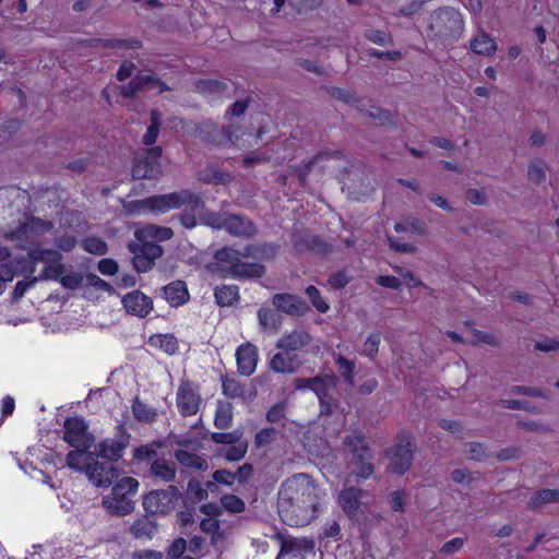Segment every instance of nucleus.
Here are the masks:
<instances>
[{
    "label": "nucleus",
    "mask_w": 559,
    "mask_h": 559,
    "mask_svg": "<svg viewBox=\"0 0 559 559\" xmlns=\"http://www.w3.org/2000/svg\"><path fill=\"white\" fill-rule=\"evenodd\" d=\"M278 514L292 527H302L318 516L319 497L311 477L305 473L287 478L278 492Z\"/></svg>",
    "instance_id": "1"
},
{
    "label": "nucleus",
    "mask_w": 559,
    "mask_h": 559,
    "mask_svg": "<svg viewBox=\"0 0 559 559\" xmlns=\"http://www.w3.org/2000/svg\"><path fill=\"white\" fill-rule=\"evenodd\" d=\"M261 247H245V251L235 247H221L214 253V262L207 269L221 278L251 280L265 274V266L258 262H249L248 258Z\"/></svg>",
    "instance_id": "2"
},
{
    "label": "nucleus",
    "mask_w": 559,
    "mask_h": 559,
    "mask_svg": "<svg viewBox=\"0 0 559 559\" xmlns=\"http://www.w3.org/2000/svg\"><path fill=\"white\" fill-rule=\"evenodd\" d=\"M428 29L433 38L454 43L464 32V20L459 10L449 5L441 7L431 12Z\"/></svg>",
    "instance_id": "3"
},
{
    "label": "nucleus",
    "mask_w": 559,
    "mask_h": 559,
    "mask_svg": "<svg viewBox=\"0 0 559 559\" xmlns=\"http://www.w3.org/2000/svg\"><path fill=\"white\" fill-rule=\"evenodd\" d=\"M416 443L412 432L402 430L394 438V443L384 450L389 461L388 469L395 475L406 474L414 461Z\"/></svg>",
    "instance_id": "4"
},
{
    "label": "nucleus",
    "mask_w": 559,
    "mask_h": 559,
    "mask_svg": "<svg viewBox=\"0 0 559 559\" xmlns=\"http://www.w3.org/2000/svg\"><path fill=\"white\" fill-rule=\"evenodd\" d=\"M14 223V226L1 229L2 237L7 241L28 240L53 230V224L50 221L34 217L20 211Z\"/></svg>",
    "instance_id": "5"
},
{
    "label": "nucleus",
    "mask_w": 559,
    "mask_h": 559,
    "mask_svg": "<svg viewBox=\"0 0 559 559\" xmlns=\"http://www.w3.org/2000/svg\"><path fill=\"white\" fill-rule=\"evenodd\" d=\"M29 249L26 252L13 254L9 247H0V280L11 282L16 276L28 277L34 274V261L32 260V247H19Z\"/></svg>",
    "instance_id": "6"
},
{
    "label": "nucleus",
    "mask_w": 559,
    "mask_h": 559,
    "mask_svg": "<svg viewBox=\"0 0 559 559\" xmlns=\"http://www.w3.org/2000/svg\"><path fill=\"white\" fill-rule=\"evenodd\" d=\"M147 202L150 212L154 214H164L170 210L180 209L182 206L195 211L203 205L202 199L189 189L148 197Z\"/></svg>",
    "instance_id": "7"
},
{
    "label": "nucleus",
    "mask_w": 559,
    "mask_h": 559,
    "mask_svg": "<svg viewBox=\"0 0 559 559\" xmlns=\"http://www.w3.org/2000/svg\"><path fill=\"white\" fill-rule=\"evenodd\" d=\"M344 445L353 454V462L356 467V476L368 479L374 473L372 464V452L366 437L361 433H350L344 438Z\"/></svg>",
    "instance_id": "8"
},
{
    "label": "nucleus",
    "mask_w": 559,
    "mask_h": 559,
    "mask_svg": "<svg viewBox=\"0 0 559 559\" xmlns=\"http://www.w3.org/2000/svg\"><path fill=\"white\" fill-rule=\"evenodd\" d=\"M181 500L179 488L169 485L165 489H154L144 495L142 504L146 513L165 516L173 513Z\"/></svg>",
    "instance_id": "9"
},
{
    "label": "nucleus",
    "mask_w": 559,
    "mask_h": 559,
    "mask_svg": "<svg viewBox=\"0 0 559 559\" xmlns=\"http://www.w3.org/2000/svg\"><path fill=\"white\" fill-rule=\"evenodd\" d=\"M58 249L32 247V260L34 267L38 262L44 263V267L39 274L38 281H56L66 271L63 264V255L61 251L68 252L73 247H57Z\"/></svg>",
    "instance_id": "10"
},
{
    "label": "nucleus",
    "mask_w": 559,
    "mask_h": 559,
    "mask_svg": "<svg viewBox=\"0 0 559 559\" xmlns=\"http://www.w3.org/2000/svg\"><path fill=\"white\" fill-rule=\"evenodd\" d=\"M131 442V433L124 424H118L115 427V436L105 438L95 444L94 455L102 457L110 463L120 461Z\"/></svg>",
    "instance_id": "11"
},
{
    "label": "nucleus",
    "mask_w": 559,
    "mask_h": 559,
    "mask_svg": "<svg viewBox=\"0 0 559 559\" xmlns=\"http://www.w3.org/2000/svg\"><path fill=\"white\" fill-rule=\"evenodd\" d=\"M63 440L74 449H91L95 437L88 431V425L83 417L70 416L63 423Z\"/></svg>",
    "instance_id": "12"
},
{
    "label": "nucleus",
    "mask_w": 559,
    "mask_h": 559,
    "mask_svg": "<svg viewBox=\"0 0 559 559\" xmlns=\"http://www.w3.org/2000/svg\"><path fill=\"white\" fill-rule=\"evenodd\" d=\"M202 404L200 388L194 382L181 380L176 394V405L182 417L194 416L199 413Z\"/></svg>",
    "instance_id": "13"
},
{
    "label": "nucleus",
    "mask_w": 559,
    "mask_h": 559,
    "mask_svg": "<svg viewBox=\"0 0 559 559\" xmlns=\"http://www.w3.org/2000/svg\"><path fill=\"white\" fill-rule=\"evenodd\" d=\"M160 156V146L147 148L145 156L135 159L132 167V177L134 179H157L162 175Z\"/></svg>",
    "instance_id": "14"
},
{
    "label": "nucleus",
    "mask_w": 559,
    "mask_h": 559,
    "mask_svg": "<svg viewBox=\"0 0 559 559\" xmlns=\"http://www.w3.org/2000/svg\"><path fill=\"white\" fill-rule=\"evenodd\" d=\"M88 479L97 487H109L115 479H118L119 469L110 462H98L93 460L85 468Z\"/></svg>",
    "instance_id": "15"
},
{
    "label": "nucleus",
    "mask_w": 559,
    "mask_h": 559,
    "mask_svg": "<svg viewBox=\"0 0 559 559\" xmlns=\"http://www.w3.org/2000/svg\"><path fill=\"white\" fill-rule=\"evenodd\" d=\"M235 357L237 371L240 376L250 377L255 372L259 361L257 345L251 342L241 343L236 349Z\"/></svg>",
    "instance_id": "16"
},
{
    "label": "nucleus",
    "mask_w": 559,
    "mask_h": 559,
    "mask_svg": "<svg viewBox=\"0 0 559 559\" xmlns=\"http://www.w3.org/2000/svg\"><path fill=\"white\" fill-rule=\"evenodd\" d=\"M133 235L140 245H157L158 242L169 240L174 231L169 227L155 224H138L135 225Z\"/></svg>",
    "instance_id": "17"
},
{
    "label": "nucleus",
    "mask_w": 559,
    "mask_h": 559,
    "mask_svg": "<svg viewBox=\"0 0 559 559\" xmlns=\"http://www.w3.org/2000/svg\"><path fill=\"white\" fill-rule=\"evenodd\" d=\"M132 265L138 273H145L155 265L156 259L164 253V247H129Z\"/></svg>",
    "instance_id": "18"
},
{
    "label": "nucleus",
    "mask_w": 559,
    "mask_h": 559,
    "mask_svg": "<svg viewBox=\"0 0 559 559\" xmlns=\"http://www.w3.org/2000/svg\"><path fill=\"white\" fill-rule=\"evenodd\" d=\"M130 535L142 542L152 540L158 533V523L151 513H144L134 519L129 526Z\"/></svg>",
    "instance_id": "19"
},
{
    "label": "nucleus",
    "mask_w": 559,
    "mask_h": 559,
    "mask_svg": "<svg viewBox=\"0 0 559 559\" xmlns=\"http://www.w3.org/2000/svg\"><path fill=\"white\" fill-rule=\"evenodd\" d=\"M122 305L127 312L139 318L147 317L153 309V300L140 290L126 294L122 298Z\"/></svg>",
    "instance_id": "20"
},
{
    "label": "nucleus",
    "mask_w": 559,
    "mask_h": 559,
    "mask_svg": "<svg viewBox=\"0 0 559 559\" xmlns=\"http://www.w3.org/2000/svg\"><path fill=\"white\" fill-rule=\"evenodd\" d=\"M226 231L238 238L251 239L258 235L259 229L250 218L229 214Z\"/></svg>",
    "instance_id": "21"
},
{
    "label": "nucleus",
    "mask_w": 559,
    "mask_h": 559,
    "mask_svg": "<svg viewBox=\"0 0 559 559\" xmlns=\"http://www.w3.org/2000/svg\"><path fill=\"white\" fill-rule=\"evenodd\" d=\"M310 334L304 329H294L292 332L285 333L276 342V348L284 352H297L308 346L311 342Z\"/></svg>",
    "instance_id": "22"
},
{
    "label": "nucleus",
    "mask_w": 559,
    "mask_h": 559,
    "mask_svg": "<svg viewBox=\"0 0 559 559\" xmlns=\"http://www.w3.org/2000/svg\"><path fill=\"white\" fill-rule=\"evenodd\" d=\"M162 296L170 307H180L189 301L190 294L185 281L176 280L162 288Z\"/></svg>",
    "instance_id": "23"
},
{
    "label": "nucleus",
    "mask_w": 559,
    "mask_h": 559,
    "mask_svg": "<svg viewBox=\"0 0 559 559\" xmlns=\"http://www.w3.org/2000/svg\"><path fill=\"white\" fill-rule=\"evenodd\" d=\"M301 365L297 355H292L288 352L276 353L269 362L270 369L280 374L295 373Z\"/></svg>",
    "instance_id": "24"
},
{
    "label": "nucleus",
    "mask_w": 559,
    "mask_h": 559,
    "mask_svg": "<svg viewBox=\"0 0 559 559\" xmlns=\"http://www.w3.org/2000/svg\"><path fill=\"white\" fill-rule=\"evenodd\" d=\"M105 509L111 515L123 516L130 514L134 510V502L128 495H117L112 489L110 496L103 499Z\"/></svg>",
    "instance_id": "25"
},
{
    "label": "nucleus",
    "mask_w": 559,
    "mask_h": 559,
    "mask_svg": "<svg viewBox=\"0 0 559 559\" xmlns=\"http://www.w3.org/2000/svg\"><path fill=\"white\" fill-rule=\"evenodd\" d=\"M273 306L287 314H302L306 302L298 296L288 293L275 294L272 298Z\"/></svg>",
    "instance_id": "26"
},
{
    "label": "nucleus",
    "mask_w": 559,
    "mask_h": 559,
    "mask_svg": "<svg viewBox=\"0 0 559 559\" xmlns=\"http://www.w3.org/2000/svg\"><path fill=\"white\" fill-rule=\"evenodd\" d=\"M199 134L203 141L213 145L235 144L229 129L216 124L205 123L199 129Z\"/></svg>",
    "instance_id": "27"
},
{
    "label": "nucleus",
    "mask_w": 559,
    "mask_h": 559,
    "mask_svg": "<svg viewBox=\"0 0 559 559\" xmlns=\"http://www.w3.org/2000/svg\"><path fill=\"white\" fill-rule=\"evenodd\" d=\"M349 180L352 183L348 185V189L357 200L369 197L374 190L372 177L358 169L349 173Z\"/></svg>",
    "instance_id": "28"
},
{
    "label": "nucleus",
    "mask_w": 559,
    "mask_h": 559,
    "mask_svg": "<svg viewBox=\"0 0 559 559\" xmlns=\"http://www.w3.org/2000/svg\"><path fill=\"white\" fill-rule=\"evenodd\" d=\"M362 495L364 490L358 487H346L340 492L338 504L348 516L355 515L359 510Z\"/></svg>",
    "instance_id": "29"
},
{
    "label": "nucleus",
    "mask_w": 559,
    "mask_h": 559,
    "mask_svg": "<svg viewBox=\"0 0 559 559\" xmlns=\"http://www.w3.org/2000/svg\"><path fill=\"white\" fill-rule=\"evenodd\" d=\"M216 487L214 481H206L205 487L198 479H190L187 485L186 497L182 496L181 501H187L189 504L195 506L197 503L206 500L209 497V490H213Z\"/></svg>",
    "instance_id": "30"
},
{
    "label": "nucleus",
    "mask_w": 559,
    "mask_h": 559,
    "mask_svg": "<svg viewBox=\"0 0 559 559\" xmlns=\"http://www.w3.org/2000/svg\"><path fill=\"white\" fill-rule=\"evenodd\" d=\"M150 474L163 483H171L176 478V466L173 462L158 457L152 462Z\"/></svg>",
    "instance_id": "31"
},
{
    "label": "nucleus",
    "mask_w": 559,
    "mask_h": 559,
    "mask_svg": "<svg viewBox=\"0 0 559 559\" xmlns=\"http://www.w3.org/2000/svg\"><path fill=\"white\" fill-rule=\"evenodd\" d=\"M174 456L176 461L186 468L204 472L209 467V463L205 459L187 450L177 449L174 452Z\"/></svg>",
    "instance_id": "32"
},
{
    "label": "nucleus",
    "mask_w": 559,
    "mask_h": 559,
    "mask_svg": "<svg viewBox=\"0 0 559 559\" xmlns=\"http://www.w3.org/2000/svg\"><path fill=\"white\" fill-rule=\"evenodd\" d=\"M215 302L219 307H230L238 302L239 287L237 285L221 284L214 288Z\"/></svg>",
    "instance_id": "33"
},
{
    "label": "nucleus",
    "mask_w": 559,
    "mask_h": 559,
    "mask_svg": "<svg viewBox=\"0 0 559 559\" xmlns=\"http://www.w3.org/2000/svg\"><path fill=\"white\" fill-rule=\"evenodd\" d=\"M131 411L134 419L143 424H153L158 415L157 409L142 402L139 395L132 399Z\"/></svg>",
    "instance_id": "34"
},
{
    "label": "nucleus",
    "mask_w": 559,
    "mask_h": 559,
    "mask_svg": "<svg viewBox=\"0 0 559 559\" xmlns=\"http://www.w3.org/2000/svg\"><path fill=\"white\" fill-rule=\"evenodd\" d=\"M148 344L158 348L167 355H175L179 352L178 338L170 333H156L150 336Z\"/></svg>",
    "instance_id": "35"
},
{
    "label": "nucleus",
    "mask_w": 559,
    "mask_h": 559,
    "mask_svg": "<svg viewBox=\"0 0 559 559\" xmlns=\"http://www.w3.org/2000/svg\"><path fill=\"white\" fill-rule=\"evenodd\" d=\"M90 449H74L67 454V465L80 472H85L86 466L94 460V453Z\"/></svg>",
    "instance_id": "36"
},
{
    "label": "nucleus",
    "mask_w": 559,
    "mask_h": 559,
    "mask_svg": "<svg viewBox=\"0 0 559 559\" xmlns=\"http://www.w3.org/2000/svg\"><path fill=\"white\" fill-rule=\"evenodd\" d=\"M341 157L342 153L338 151L320 152L316 156H313L307 164H305L301 168H299L297 175L299 179L304 181L313 167L320 166L321 168H324V160Z\"/></svg>",
    "instance_id": "37"
},
{
    "label": "nucleus",
    "mask_w": 559,
    "mask_h": 559,
    "mask_svg": "<svg viewBox=\"0 0 559 559\" xmlns=\"http://www.w3.org/2000/svg\"><path fill=\"white\" fill-rule=\"evenodd\" d=\"M552 502H559V489H539L531 496L527 501V509L536 510L543 504Z\"/></svg>",
    "instance_id": "38"
},
{
    "label": "nucleus",
    "mask_w": 559,
    "mask_h": 559,
    "mask_svg": "<svg viewBox=\"0 0 559 559\" xmlns=\"http://www.w3.org/2000/svg\"><path fill=\"white\" fill-rule=\"evenodd\" d=\"M472 50L477 55L491 56L497 50V44L486 33H481L471 43Z\"/></svg>",
    "instance_id": "39"
},
{
    "label": "nucleus",
    "mask_w": 559,
    "mask_h": 559,
    "mask_svg": "<svg viewBox=\"0 0 559 559\" xmlns=\"http://www.w3.org/2000/svg\"><path fill=\"white\" fill-rule=\"evenodd\" d=\"M295 386L298 390H310L318 396L323 394L329 384L324 378L316 376L312 378H297Z\"/></svg>",
    "instance_id": "40"
},
{
    "label": "nucleus",
    "mask_w": 559,
    "mask_h": 559,
    "mask_svg": "<svg viewBox=\"0 0 559 559\" xmlns=\"http://www.w3.org/2000/svg\"><path fill=\"white\" fill-rule=\"evenodd\" d=\"M151 122L147 127L145 134L142 138L143 144L146 146L153 145L159 134L162 114L157 109H152L150 112Z\"/></svg>",
    "instance_id": "41"
},
{
    "label": "nucleus",
    "mask_w": 559,
    "mask_h": 559,
    "mask_svg": "<svg viewBox=\"0 0 559 559\" xmlns=\"http://www.w3.org/2000/svg\"><path fill=\"white\" fill-rule=\"evenodd\" d=\"M334 361L344 382L348 385H353L356 369L355 361L342 355H338Z\"/></svg>",
    "instance_id": "42"
},
{
    "label": "nucleus",
    "mask_w": 559,
    "mask_h": 559,
    "mask_svg": "<svg viewBox=\"0 0 559 559\" xmlns=\"http://www.w3.org/2000/svg\"><path fill=\"white\" fill-rule=\"evenodd\" d=\"M280 431L274 427H264L254 436V445L258 449L266 448L277 440Z\"/></svg>",
    "instance_id": "43"
},
{
    "label": "nucleus",
    "mask_w": 559,
    "mask_h": 559,
    "mask_svg": "<svg viewBox=\"0 0 559 559\" xmlns=\"http://www.w3.org/2000/svg\"><path fill=\"white\" fill-rule=\"evenodd\" d=\"M139 480L134 477L124 476L116 481L112 487V490L117 493L128 495L132 498L139 489Z\"/></svg>",
    "instance_id": "44"
},
{
    "label": "nucleus",
    "mask_w": 559,
    "mask_h": 559,
    "mask_svg": "<svg viewBox=\"0 0 559 559\" xmlns=\"http://www.w3.org/2000/svg\"><path fill=\"white\" fill-rule=\"evenodd\" d=\"M305 293L317 311L320 313H325L329 311L330 305L325 301L321 295V292L316 286L309 285Z\"/></svg>",
    "instance_id": "45"
},
{
    "label": "nucleus",
    "mask_w": 559,
    "mask_h": 559,
    "mask_svg": "<svg viewBox=\"0 0 559 559\" xmlns=\"http://www.w3.org/2000/svg\"><path fill=\"white\" fill-rule=\"evenodd\" d=\"M221 504L229 513H242L246 510L245 501L233 493L223 495L221 497Z\"/></svg>",
    "instance_id": "46"
},
{
    "label": "nucleus",
    "mask_w": 559,
    "mask_h": 559,
    "mask_svg": "<svg viewBox=\"0 0 559 559\" xmlns=\"http://www.w3.org/2000/svg\"><path fill=\"white\" fill-rule=\"evenodd\" d=\"M394 229L397 233L405 231L412 234H423L425 231V224L412 216L405 217L402 222L396 223Z\"/></svg>",
    "instance_id": "47"
},
{
    "label": "nucleus",
    "mask_w": 559,
    "mask_h": 559,
    "mask_svg": "<svg viewBox=\"0 0 559 559\" xmlns=\"http://www.w3.org/2000/svg\"><path fill=\"white\" fill-rule=\"evenodd\" d=\"M286 408L287 407L284 402H278L272 405L265 414V419L271 424H281L282 427H285V420L287 419Z\"/></svg>",
    "instance_id": "48"
},
{
    "label": "nucleus",
    "mask_w": 559,
    "mask_h": 559,
    "mask_svg": "<svg viewBox=\"0 0 559 559\" xmlns=\"http://www.w3.org/2000/svg\"><path fill=\"white\" fill-rule=\"evenodd\" d=\"M223 394L228 399H236L243 395V386L234 378H222Z\"/></svg>",
    "instance_id": "49"
},
{
    "label": "nucleus",
    "mask_w": 559,
    "mask_h": 559,
    "mask_svg": "<svg viewBox=\"0 0 559 559\" xmlns=\"http://www.w3.org/2000/svg\"><path fill=\"white\" fill-rule=\"evenodd\" d=\"M381 343V334L380 333H371L364 343V349L361 350V355L368 357L370 360H376L379 347Z\"/></svg>",
    "instance_id": "50"
},
{
    "label": "nucleus",
    "mask_w": 559,
    "mask_h": 559,
    "mask_svg": "<svg viewBox=\"0 0 559 559\" xmlns=\"http://www.w3.org/2000/svg\"><path fill=\"white\" fill-rule=\"evenodd\" d=\"M227 217H229L228 213H218V212H205L202 214V222L215 229L224 228L226 230V222Z\"/></svg>",
    "instance_id": "51"
},
{
    "label": "nucleus",
    "mask_w": 559,
    "mask_h": 559,
    "mask_svg": "<svg viewBox=\"0 0 559 559\" xmlns=\"http://www.w3.org/2000/svg\"><path fill=\"white\" fill-rule=\"evenodd\" d=\"M546 164L543 162H532L528 165L527 177L528 180L535 185H539L546 180Z\"/></svg>",
    "instance_id": "52"
},
{
    "label": "nucleus",
    "mask_w": 559,
    "mask_h": 559,
    "mask_svg": "<svg viewBox=\"0 0 559 559\" xmlns=\"http://www.w3.org/2000/svg\"><path fill=\"white\" fill-rule=\"evenodd\" d=\"M241 436H242V432L239 429H236V430L229 431V432H224V431L213 432L211 436V440L217 444L231 445V444L238 443Z\"/></svg>",
    "instance_id": "53"
},
{
    "label": "nucleus",
    "mask_w": 559,
    "mask_h": 559,
    "mask_svg": "<svg viewBox=\"0 0 559 559\" xmlns=\"http://www.w3.org/2000/svg\"><path fill=\"white\" fill-rule=\"evenodd\" d=\"M319 1L320 0H274V8L271 11L273 13H278L283 5L288 2L294 9L300 12L302 9L317 5Z\"/></svg>",
    "instance_id": "54"
},
{
    "label": "nucleus",
    "mask_w": 559,
    "mask_h": 559,
    "mask_svg": "<svg viewBox=\"0 0 559 559\" xmlns=\"http://www.w3.org/2000/svg\"><path fill=\"white\" fill-rule=\"evenodd\" d=\"M67 289H76L83 283V275L79 272L70 270L68 273H62L57 280Z\"/></svg>",
    "instance_id": "55"
},
{
    "label": "nucleus",
    "mask_w": 559,
    "mask_h": 559,
    "mask_svg": "<svg viewBox=\"0 0 559 559\" xmlns=\"http://www.w3.org/2000/svg\"><path fill=\"white\" fill-rule=\"evenodd\" d=\"M186 509L178 511L176 514V522L180 527H187L194 522L195 508L189 504L187 501L183 502Z\"/></svg>",
    "instance_id": "56"
},
{
    "label": "nucleus",
    "mask_w": 559,
    "mask_h": 559,
    "mask_svg": "<svg viewBox=\"0 0 559 559\" xmlns=\"http://www.w3.org/2000/svg\"><path fill=\"white\" fill-rule=\"evenodd\" d=\"M214 425L217 429L226 430L233 425V414L228 408L219 407L214 417Z\"/></svg>",
    "instance_id": "57"
},
{
    "label": "nucleus",
    "mask_w": 559,
    "mask_h": 559,
    "mask_svg": "<svg viewBox=\"0 0 559 559\" xmlns=\"http://www.w3.org/2000/svg\"><path fill=\"white\" fill-rule=\"evenodd\" d=\"M157 452L152 444H141L133 450V460L136 462H146L155 459Z\"/></svg>",
    "instance_id": "58"
},
{
    "label": "nucleus",
    "mask_w": 559,
    "mask_h": 559,
    "mask_svg": "<svg viewBox=\"0 0 559 559\" xmlns=\"http://www.w3.org/2000/svg\"><path fill=\"white\" fill-rule=\"evenodd\" d=\"M365 37L369 41L380 46H388L392 44V37L388 33L380 29H367L365 32Z\"/></svg>",
    "instance_id": "59"
},
{
    "label": "nucleus",
    "mask_w": 559,
    "mask_h": 559,
    "mask_svg": "<svg viewBox=\"0 0 559 559\" xmlns=\"http://www.w3.org/2000/svg\"><path fill=\"white\" fill-rule=\"evenodd\" d=\"M123 209L128 214L141 215L150 212L147 198L143 200L130 201L123 204Z\"/></svg>",
    "instance_id": "60"
},
{
    "label": "nucleus",
    "mask_w": 559,
    "mask_h": 559,
    "mask_svg": "<svg viewBox=\"0 0 559 559\" xmlns=\"http://www.w3.org/2000/svg\"><path fill=\"white\" fill-rule=\"evenodd\" d=\"M320 404V415H331L334 409V400L329 392V386L324 390L323 394L318 395Z\"/></svg>",
    "instance_id": "61"
},
{
    "label": "nucleus",
    "mask_w": 559,
    "mask_h": 559,
    "mask_svg": "<svg viewBox=\"0 0 559 559\" xmlns=\"http://www.w3.org/2000/svg\"><path fill=\"white\" fill-rule=\"evenodd\" d=\"M187 549V542L182 537H177L173 540V543L169 545L167 555L170 559H177L180 557H183V552Z\"/></svg>",
    "instance_id": "62"
},
{
    "label": "nucleus",
    "mask_w": 559,
    "mask_h": 559,
    "mask_svg": "<svg viewBox=\"0 0 559 559\" xmlns=\"http://www.w3.org/2000/svg\"><path fill=\"white\" fill-rule=\"evenodd\" d=\"M350 280V276H348L345 271H338L329 276L328 283L333 289H342Z\"/></svg>",
    "instance_id": "63"
},
{
    "label": "nucleus",
    "mask_w": 559,
    "mask_h": 559,
    "mask_svg": "<svg viewBox=\"0 0 559 559\" xmlns=\"http://www.w3.org/2000/svg\"><path fill=\"white\" fill-rule=\"evenodd\" d=\"M247 453V444L246 443H235L231 444L225 454L226 460L230 462L240 461Z\"/></svg>",
    "instance_id": "64"
}]
</instances>
